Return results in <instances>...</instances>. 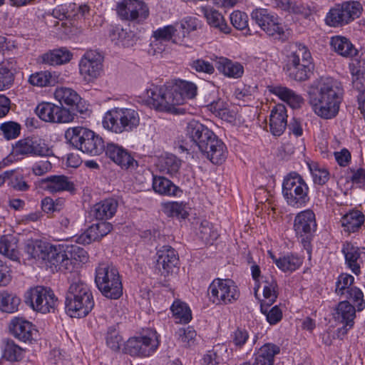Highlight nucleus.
I'll return each instance as SVG.
<instances>
[{"label":"nucleus","mask_w":365,"mask_h":365,"mask_svg":"<svg viewBox=\"0 0 365 365\" xmlns=\"http://www.w3.org/2000/svg\"><path fill=\"white\" fill-rule=\"evenodd\" d=\"M117 14L122 20L143 23L149 16V8L143 0H122L117 4Z\"/></svg>","instance_id":"15"},{"label":"nucleus","mask_w":365,"mask_h":365,"mask_svg":"<svg viewBox=\"0 0 365 365\" xmlns=\"http://www.w3.org/2000/svg\"><path fill=\"white\" fill-rule=\"evenodd\" d=\"M251 17L260 28L274 40L284 42L289 38V32L281 22L277 15L269 11L266 9H256Z\"/></svg>","instance_id":"9"},{"label":"nucleus","mask_w":365,"mask_h":365,"mask_svg":"<svg viewBox=\"0 0 365 365\" xmlns=\"http://www.w3.org/2000/svg\"><path fill=\"white\" fill-rule=\"evenodd\" d=\"M21 299L16 296L4 292L0 293V309L4 312L13 313L18 310Z\"/></svg>","instance_id":"52"},{"label":"nucleus","mask_w":365,"mask_h":365,"mask_svg":"<svg viewBox=\"0 0 365 365\" xmlns=\"http://www.w3.org/2000/svg\"><path fill=\"white\" fill-rule=\"evenodd\" d=\"M70 110L65 107L50 102L43 101L38 103L35 109L37 116L43 121L51 123H64L73 120Z\"/></svg>","instance_id":"16"},{"label":"nucleus","mask_w":365,"mask_h":365,"mask_svg":"<svg viewBox=\"0 0 365 365\" xmlns=\"http://www.w3.org/2000/svg\"><path fill=\"white\" fill-rule=\"evenodd\" d=\"M364 215L358 210H352L344 215V231L356 232L364 222Z\"/></svg>","instance_id":"43"},{"label":"nucleus","mask_w":365,"mask_h":365,"mask_svg":"<svg viewBox=\"0 0 365 365\" xmlns=\"http://www.w3.org/2000/svg\"><path fill=\"white\" fill-rule=\"evenodd\" d=\"M51 247V244L41 240L29 239L24 244V251L27 255V259H35L45 261Z\"/></svg>","instance_id":"32"},{"label":"nucleus","mask_w":365,"mask_h":365,"mask_svg":"<svg viewBox=\"0 0 365 365\" xmlns=\"http://www.w3.org/2000/svg\"><path fill=\"white\" fill-rule=\"evenodd\" d=\"M309 187L303 178L293 172L287 175L282 183V195L287 204L294 207H302L309 201Z\"/></svg>","instance_id":"8"},{"label":"nucleus","mask_w":365,"mask_h":365,"mask_svg":"<svg viewBox=\"0 0 365 365\" xmlns=\"http://www.w3.org/2000/svg\"><path fill=\"white\" fill-rule=\"evenodd\" d=\"M283 71L287 77L296 81L308 80L314 69L311 52L304 43L299 41L289 43L285 48Z\"/></svg>","instance_id":"2"},{"label":"nucleus","mask_w":365,"mask_h":365,"mask_svg":"<svg viewBox=\"0 0 365 365\" xmlns=\"http://www.w3.org/2000/svg\"><path fill=\"white\" fill-rule=\"evenodd\" d=\"M168 86L174 107L184 104L186 100L192 99L197 95V88L192 82L178 79Z\"/></svg>","instance_id":"21"},{"label":"nucleus","mask_w":365,"mask_h":365,"mask_svg":"<svg viewBox=\"0 0 365 365\" xmlns=\"http://www.w3.org/2000/svg\"><path fill=\"white\" fill-rule=\"evenodd\" d=\"M118 201L114 198H107L96 203L91 210V215L97 220H107L117 211Z\"/></svg>","instance_id":"30"},{"label":"nucleus","mask_w":365,"mask_h":365,"mask_svg":"<svg viewBox=\"0 0 365 365\" xmlns=\"http://www.w3.org/2000/svg\"><path fill=\"white\" fill-rule=\"evenodd\" d=\"M249 331L243 327H237L230 336V344L234 346L235 350H241L250 339Z\"/></svg>","instance_id":"49"},{"label":"nucleus","mask_w":365,"mask_h":365,"mask_svg":"<svg viewBox=\"0 0 365 365\" xmlns=\"http://www.w3.org/2000/svg\"><path fill=\"white\" fill-rule=\"evenodd\" d=\"M153 188L155 192L168 196H176L178 192H182L172 181L163 176L153 177Z\"/></svg>","instance_id":"40"},{"label":"nucleus","mask_w":365,"mask_h":365,"mask_svg":"<svg viewBox=\"0 0 365 365\" xmlns=\"http://www.w3.org/2000/svg\"><path fill=\"white\" fill-rule=\"evenodd\" d=\"M325 22L328 26L336 27L342 22V5L336 4L328 12Z\"/></svg>","instance_id":"55"},{"label":"nucleus","mask_w":365,"mask_h":365,"mask_svg":"<svg viewBox=\"0 0 365 365\" xmlns=\"http://www.w3.org/2000/svg\"><path fill=\"white\" fill-rule=\"evenodd\" d=\"M215 66L220 73L230 78H238L244 73V68L241 63L225 57L217 58Z\"/></svg>","instance_id":"34"},{"label":"nucleus","mask_w":365,"mask_h":365,"mask_svg":"<svg viewBox=\"0 0 365 365\" xmlns=\"http://www.w3.org/2000/svg\"><path fill=\"white\" fill-rule=\"evenodd\" d=\"M269 91L292 108H299L304 103V99L301 96L285 86H273Z\"/></svg>","instance_id":"37"},{"label":"nucleus","mask_w":365,"mask_h":365,"mask_svg":"<svg viewBox=\"0 0 365 365\" xmlns=\"http://www.w3.org/2000/svg\"><path fill=\"white\" fill-rule=\"evenodd\" d=\"M302 263L303 259L294 254H288L275 260L276 266L284 272H292L299 269Z\"/></svg>","instance_id":"44"},{"label":"nucleus","mask_w":365,"mask_h":365,"mask_svg":"<svg viewBox=\"0 0 365 365\" xmlns=\"http://www.w3.org/2000/svg\"><path fill=\"white\" fill-rule=\"evenodd\" d=\"M178 333V339L183 346L189 347L195 344L197 334L192 327H188L186 329H180Z\"/></svg>","instance_id":"63"},{"label":"nucleus","mask_w":365,"mask_h":365,"mask_svg":"<svg viewBox=\"0 0 365 365\" xmlns=\"http://www.w3.org/2000/svg\"><path fill=\"white\" fill-rule=\"evenodd\" d=\"M344 295L346 300H344V329L346 327L351 328L354 324L356 311L360 312L364 309L365 302L364 295L360 289L352 287L354 282L353 276L349 274H344Z\"/></svg>","instance_id":"7"},{"label":"nucleus","mask_w":365,"mask_h":365,"mask_svg":"<svg viewBox=\"0 0 365 365\" xmlns=\"http://www.w3.org/2000/svg\"><path fill=\"white\" fill-rule=\"evenodd\" d=\"M95 282L101 294L108 299H118L123 295V284L118 269L101 263L96 269Z\"/></svg>","instance_id":"6"},{"label":"nucleus","mask_w":365,"mask_h":365,"mask_svg":"<svg viewBox=\"0 0 365 365\" xmlns=\"http://www.w3.org/2000/svg\"><path fill=\"white\" fill-rule=\"evenodd\" d=\"M309 170L311 173L313 182L315 185H324L330 178L329 170L319 163L312 161L308 163Z\"/></svg>","instance_id":"47"},{"label":"nucleus","mask_w":365,"mask_h":365,"mask_svg":"<svg viewBox=\"0 0 365 365\" xmlns=\"http://www.w3.org/2000/svg\"><path fill=\"white\" fill-rule=\"evenodd\" d=\"M104 152L110 160L122 169H135L138 166V162L132 157L130 153L123 146L116 143H107Z\"/></svg>","instance_id":"20"},{"label":"nucleus","mask_w":365,"mask_h":365,"mask_svg":"<svg viewBox=\"0 0 365 365\" xmlns=\"http://www.w3.org/2000/svg\"><path fill=\"white\" fill-rule=\"evenodd\" d=\"M147 103L151 108L158 111L173 113L175 110L173 106L172 97L168 86H157L152 85V87L146 89Z\"/></svg>","instance_id":"17"},{"label":"nucleus","mask_w":365,"mask_h":365,"mask_svg":"<svg viewBox=\"0 0 365 365\" xmlns=\"http://www.w3.org/2000/svg\"><path fill=\"white\" fill-rule=\"evenodd\" d=\"M200 12L206 19L207 23L211 27L219 31L228 34L231 32V28L227 25L221 13L212 7L202 6Z\"/></svg>","instance_id":"31"},{"label":"nucleus","mask_w":365,"mask_h":365,"mask_svg":"<svg viewBox=\"0 0 365 365\" xmlns=\"http://www.w3.org/2000/svg\"><path fill=\"white\" fill-rule=\"evenodd\" d=\"M0 253L13 261L19 259L17 240L14 236L9 235L0 237Z\"/></svg>","instance_id":"41"},{"label":"nucleus","mask_w":365,"mask_h":365,"mask_svg":"<svg viewBox=\"0 0 365 365\" xmlns=\"http://www.w3.org/2000/svg\"><path fill=\"white\" fill-rule=\"evenodd\" d=\"M261 312L266 316L267 321L270 325H274L282 319V312L277 305L269 309H265V305L260 304Z\"/></svg>","instance_id":"56"},{"label":"nucleus","mask_w":365,"mask_h":365,"mask_svg":"<svg viewBox=\"0 0 365 365\" xmlns=\"http://www.w3.org/2000/svg\"><path fill=\"white\" fill-rule=\"evenodd\" d=\"M152 36L156 41H172L173 43L186 45V41L181 39V36L178 33V29L173 25H168L163 26V28L158 29L153 31Z\"/></svg>","instance_id":"39"},{"label":"nucleus","mask_w":365,"mask_h":365,"mask_svg":"<svg viewBox=\"0 0 365 365\" xmlns=\"http://www.w3.org/2000/svg\"><path fill=\"white\" fill-rule=\"evenodd\" d=\"M4 138L11 140L17 138L20 135L21 125L14 121L2 123L0 126Z\"/></svg>","instance_id":"60"},{"label":"nucleus","mask_w":365,"mask_h":365,"mask_svg":"<svg viewBox=\"0 0 365 365\" xmlns=\"http://www.w3.org/2000/svg\"><path fill=\"white\" fill-rule=\"evenodd\" d=\"M170 310L173 317L179 323L187 324L192 319V313L187 304L180 300L173 303Z\"/></svg>","instance_id":"46"},{"label":"nucleus","mask_w":365,"mask_h":365,"mask_svg":"<svg viewBox=\"0 0 365 365\" xmlns=\"http://www.w3.org/2000/svg\"><path fill=\"white\" fill-rule=\"evenodd\" d=\"M186 135L198 147L199 150H202L213 136H216L212 130L196 120L187 123Z\"/></svg>","instance_id":"23"},{"label":"nucleus","mask_w":365,"mask_h":365,"mask_svg":"<svg viewBox=\"0 0 365 365\" xmlns=\"http://www.w3.org/2000/svg\"><path fill=\"white\" fill-rule=\"evenodd\" d=\"M55 98L59 102L60 107H65L66 110H68L74 119V116L78 113H83L86 108L82 105L80 96L73 89L69 88H56L54 93Z\"/></svg>","instance_id":"18"},{"label":"nucleus","mask_w":365,"mask_h":365,"mask_svg":"<svg viewBox=\"0 0 365 365\" xmlns=\"http://www.w3.org/2000/svg\"><path fill=\"white\" fill-rule=\"evenodd\" d=\"M103 56L93 51H88L81 58L79 63L80 73L86 81L98 78L102 71Z\"/></svg>","instance_id":"19"},{"label":"nucleus","mask_w":365,"mask_h":365,"mask_svg":"<svg viewBox=\"0 0 365 365\" xmlns=\"http://www.w3.org/2000/svg\"><path fill=\"white\" fill-rule=\"evenodd\" d=\"M181 165V160L173 154L166 155L162 161V166L170 175L178 172Z\"/></svg>","instance_id":"58"},{"label":"nucleus","mask_w":365,"mask_h":365,"mask_svg":"<svg viewBox=\"0 0 365 365\" xmlns=\"http://www.w3.org/2000/svg\"><path fill=\"white\" fill-rule=\"evenodd\" d=\"M109 38L115 45L123 47L132 46L138 39L133 31L118 25L111 26L109 30Z\"/></svg>","instance_id":"29"},{"label":"nucleus","mask_w":365,"mask_h":365,"mask_svg":"<svg viewBox=\"0 0 365 365\" xmlns=\"http://www.w3.org/2000/svg\"><path fill=\"white\" fill-rule=\"evenodd\" d=\"M93 307L94 300L88 286L81 279L72 282L66 294V313L72 318H83Z\"/></svg>","instance_id":"3"},{"label":"nucleus","mask_w":365,"mask_h":365,"mask_svg":"<svg viewBox=\"0 0 365 365\" xmlns=\"http://www.w3.org/2000/svg\"><path fill=\"white\" fill-rule=\"evenodd\" d=\"M48 265L56 271L69 270V259L66 253V247L63 245H53L48 249L47 256L44 261Z\"/></svg>","instance_id":"27"},{"label":"nucleus","mask_w":365,"mask_h":365,"mask_svg":"<svg viewBox=\"0 0 365 365\" xmlns=\"http://www.w3.org/2000/svg\"><path fill=\"white\" fill-rule=\"evenodd\" d=\"M9 185L17 191H26L29 188V185L24 180L23 175L14 170L13 174L9 177Z\"/></svg>","instance_id":"64"},{"label":"nucleus","mask_w":365,"mask_h":365,"mask_svg":"<svg viewBox=\"0 0 365 365\" xmlns=\"http://www.w3.org/2000/svg\"><path fill=\"white\" fill-rule=\"evenodd\" d=\"M346 184L351 182L352 185H357L359 187L365 184V170L359 168L356 170L350 169L346 173Z\"/></svg>","instance_id":"57"},{"label":"nucleus","mask_w":365,"mask_h":365,"mask_svg":"<svg viewBox=\"0 0 365 365\" xmlns=\"http://www.w3.org/2000/svg\"><path fill=\"white\" fill-rule=\"evenodd\" d=\"M199 230L200 237L206 243H210L217 238V232L212 229V225L208 221H202Z\"/></svg>","instance_id":"59"},{"label":"nucleus","mask_w":365,"mask_h":365,"mask_svg":"<svg viewBox=\"0 0 365 365\" xmlns=\"http://www.w3.org/2000/svg\"><path fill=\"white\" fill-rule=\"evenodd\" d=\"M41 186L51 193L67 191L73 193L76 190L75 185L70 178L66 175H51L41 180Z\"/></svg>","instance_id":"26"},{"label":"nucleus","mask_w":365,"mask_h":365,"mask_svg":"<svg viewBox=\"0 0 365 365\" xmlns=\"http://www.w3.org/2000/svg\"><path fill=\"white\" fill-rule=\"evenodd\" d=\"M201 26V21L195 18L188 16L184 19L183 21H181L180 26H178V33H182L181 39L185 41V37L191 32L196 31L198 28Z\"/></svg>","instance_id":"54"},{"label":"nucleus","mask_w":365,"mask_h":365,"mask_svg":"<svg viewBox=\"0 0 365 365\" xmlns=\"http://www.w3.org/2000/svg\"><path fill=\"white\" fill-rule=\"evenodd\" d=\"M157 254V267L165 278L178 269L179 257L175 249L168 245L163 246Z\"/></svg>","instance_id":"22"},{"label":"nucleus","mask_w":365,"mask_h":365,"mask_svg":"<svg viewBox=\"0 0 365 365\" xmlns=\"http://www.w3.org/2000/svg\"><path fill=\"white\" fill-rule=\"evenodd\" d=\"M16 61L9 58L0 63V91L9 88L14 83Z\"/></svg>","instance_id":"35"},{"label":"nucleus","mask_w":365,"mask_h":365,"mask_svg":"<svg viewBox=\"0 0 365 365\" xmlns=\"http://www.w3.org/2000/svg\"><path fill=\"white\" fill-rule=\"evenodd\" d=\"M66 253L69 259L70 269L73 264L85 263L88 260L87 252L78 245H66Z\"/></svg>","instance_id":"51"},{"label":"nucleus","mask_w":365,"mask_h":365,"mask_svg":"<svg viewBox=\"0 0 365 365\" xmlns=\"http://www.w3.org/2000/svg\"><path fill=\"white\" fill-rule=\"evenodd\" d=\"M159 343L157 332L150 331L148 335L130 338L124 344L123 351L132 356L146 357L155 351Z\"/></svg>","instance_id":"13"},{"label":"nucleus","mask_w":365,"mask_h":365,"mask_svg":"<svg viewBox=\"0 0 365 365\" xmlns=\"http://www.w3.org/2000/svg\"><path fill=\"white\" fill-rule=\"evenodd\" d=\"M287 110L284 105L278 104L271 110L269 130L274 136H280L287 126Z\"/></svg>","instance_id":"28"},{"label":"nucleus","mask_w":365,"mask_h":365,"mask_svg":"<svg viewBox=\"0 0 365 365\" xmlns=\"http://www.w3.org/2000/svg\"><path fill=\"white\" fill-rule=\"evenodd\" d=\"M279 346L272 343H266L254 354L255 365H274V357L279 354Z\"/></svg>","instance_id":"33"},{"label":"nucleus","mask_w":365,"mask_h":365,"mask_svg":"<svg viewBox=\"0 0 365 365\" xmlns=\"http://www.w3.org/2000/svg\"><path fill=\"white\" fill-rule=\"evenodd\" d=\"M164 212L169 217H176L178 218L185 219L188 215L186 210L185 204L182 202H172L165 204Z\"/></svg>","instance_id":"53"},{"label":"nucleus","mask_w":365,"mask_h":365,"mask_svg":"<svg viewBox=\"0 0 365 365\" xmlns=\"http://www.w3.org/2000/svg\"><path fill=\"white\" fill-rule=\"evenodd\" d=\"M140 124L138 112L133 108L115 107L103 115L102 125L106 130L121 134L136 129Z\"/></svg>","instance_id":"5"},{"label":"nucleus","mask_w":365,"mask_h":365,"mask_svg":"<svg viewBox=\"0 0 365 365\" xmlns=\"http://www.w3.org/2000/svg\"><path fill=\"white\" fill-rule=\"evenodd\" d=\"M57 81V76L48 71L36 72L31 74L29 78V82L31 85L38 87L53 86Z\"/></svg>","instance_id":"45"},{"label":"nucleus","mask_w":365,"mask_h":365,"mask_svg":"<svg viewBox=\"0 0 365 365\" xmlns=\"http://www.w3.org/2000/svg\"><path fill=\"white\" fill-rule=\"evenodd\" d=\"M232 25L238 30H243L248 26V16L245 12L235 11L230 14Z\"/></svg>","instance_id":"62"},{"label":"nucleus","mask_w":365,"mask_h":365,"mask_svg":"<svg viewBox=\"0 0 365 365\" xmlns=\"http://www.w3.org/2000/svg\"><path fill=\"white\" fill-rule=\"evenodd\" d=\"M201 153L215 165L222 164L227 158V149L223 141L217 135L206 145Z\"/></svg>","instance_id":"25"},{"label":"nucleus","mask_w":365,"mask_h":365,"mask_svg":"<svg viewBox=\"0 0 365 365\" xmlns=\"http://www.w3.org/2000/svg\"><path fill=\"white\" fill-rule=\"evenodd\" d=\"M344 255L345 257V263L347 267L356 275L361 273L360 256L361 252L358 247H355L350 243H347L346 247L344 248Z\"/></svg>","instance_id":"42"},{"label":"nucleus","mask_w":365,"mask_h":365,"mask_svg":"<svg viewBox=\"0 0 365 365\" xmlns=\"http://www.w3.org/2000/svg\"><path fill=\"white\" fill-rule=\"evenodd\" d=\"M106 345L113 351H118L123 344V339L118 329V325L109 327L105 335Z\"/></svg>","instance_id":"48"},{"label":"nucleus","mask_w":365,"mask_h":365,"mask_svg":"<svg viewBox=\"0 0 365 365\" xmlns=\"http://www.w3.org/2000/svg\"><path fill=\"white\" fill-rule=\"evenodd\" d=\"M341 93L339 81L329 76H322L314 80L309 87V103L318 116L330 119L339 113Z\"/></svg>","instance_id":"1"},{"label":"nucleus","mask_w":365,"mask_h":365,"mask_svg":"<svg viewBox=\"0 0 365 365\" xmlns=\"http://www.w3.org/2000/svg\"><path fill=\"white\" fill-rule=\"evenodd\" d=\"M73 54L69 50L61 47L43 54L41 58L43 63L50 66H57L69 62Z\"/></svg>","instance_id":"38"},{"label":"nucleus","mask_w":365,"mask_h":365,"mask_svg":"<svg viewBox=\"0 0 365 365\" xmlns=\"http://www.w3.org/2000/svg\"><path fill=\"white\" fill-rule=\"evenodd\" d=\"M65 138L74 148L91 156L100 155L106 147L104 140L100 135L82 126L68 128L65 132Z\"/></svg>","instance_id":"4"},{"label":"nucleus","mask_w":365,"mask_h":365,"mask_svg":"<svg viewBox=\"0 0 365 365\" xmlns=\"http://www.w3.org/2000/svg\"><path fill=\"white\" fill-rule=\"evenodd\" d=\"M190 67L198 73L212 74L215 72V67L211 63L202 58H197L189 63Z\"/></svg>","instance_id":"61"},{"label":"nucleus","mask_w":365,"mask_h":365,"mask_svg":"<svg viewBox=\"0 0 365 365\" xmlns=\"http://www.w3.org/2000/svg\"><path fill=\"white\" fill-rule=\"evenodd\" d=\"M9 328L12 336L24 342H31L37 334L35 326L23 317H14Z\"/></svg>","instance_id":"24"},{"label":"nucleus","mask_w":365,"mask_h":365,"mask_svg":"<svg viewBox=\"0 0 365 365\" xmlns=\"http://www.w3.org/2000/svg\"><path fill=\"white\" fill-rule=\"evenodd\" d=\"M363 6L358 1H349L344 2V23L349 22L358 19L362 14Z\"/></svg>","instance_id":"50"},{"label":"nucleus","mask_w":365,"mask_h":365,"mask_svg":"<svg viewBox=\"0 0 365 365\" xmlns=\"http://www.w3.org/2000/svg\"><path fill=\"white\" fill-rule=\"evenodd\" d=\"M207 294L214 304H228L237 301L240 292L233 280L217 278L210 284Z\"/></svg>","instance_id":"12"},{"label":"nucleus","mask_w":365,"mask_h":365,"mask_svg":"<svg viewBox=\"0 0 365 365\" xmlns=\"http://www.w3.org/2000/svg\"><path fill=\"white\" fill-rule=\"evenodd\" d=\"M16 155L48 157L53 155L52 148L38 136H29L18 140L13 146Z\"/></svg>","instance_id":"14"},{"label":"nucleus","mask_w":365,"mask_h":365,"mask_svg":"<svg viewBox=\"0 0 365 365\" xmlns=\"http://www.w3.org/2000/svg\"><path fill=\"white\" fill-rule=\"evenodd\" d=\"M317 227L315 214L311 210L302 211L294 217L293 227L296 237L300 240L309 257L312 252L311 242L317 230Z\"/></svg>","instance_id":"10"},{"label":"nucleus","mask_w":365,"mask_h":365,"mask_svg":"<svg viewBox=\"0 0 365 365\" xmlns=\"http://www.w3.org/2000/svg\"><path fill=\"white\" fill-rule=\"evenodd\" d=\"M1 351L3 359L10 362L21 361L25 356V350L10 339L2 341Z\"/></svg>","instance_id":"36"},{"label":"nucleus","mask_w":365,"mask_h":365,"mask_svg":"<svg viewBox=\"0 0 365 365\" xmlns=\"http://www.w3.org/2000/svg\"><path fill=\"white\" fill-rule=\"evenodd\" d=\"M24 302L34 311L46 314L54 311L57 298L50 288L36 286L25 292Z\"/></svg>","instance_id":"11"}]
</instances>
